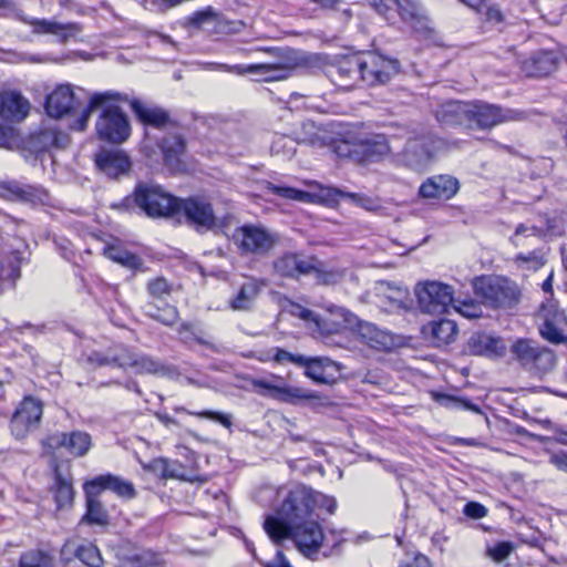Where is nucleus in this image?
<instances>
[{
	"label": "nucleus",
	"instance_id": "37",
	"mask_svg": "<svg viewBox=\"0 0 567 567\" xmlns=\"http://www.w3.org/2000/svg\"><path fill=\"white\" fill-rule=\"evenodd\" d=\"M0 195L8 200L33 203L40 199V192L32 186H22L16 182L0 185Z\"/></svg>",
	"mask_w": 567,
	"mask_h": 567
},
{
	"label": "nucleus",
	"instance_id": "57",
	"mask_svg": "<svg viewBox=\"0 0 567 567\" xmlns=\"http://www.w3.org/2000/svg\"><path fill=\"white\" fill-rule=\"evenodd\" d=\"M269 189L278 196L295 200H302L307 196V193L292 187L276 186L271 184Z\"/></svg>",
	"mask_w": 567,
	"mask_h": 567
},
{
	"label": "nucleus",
	"instance_id": "3",
	"mask_svg": "<svg viewBox=\"0 0 567 567\" xmlns=\"http://www.w3.org/2000/svg\"><path fill=\"white\" fill-rule=\"evenodd\" d=\"M178 198L165 192L161 186L138 183L131 195L113 207L123 212H140L151 218L169 217L178 210Z\"/></svg>",
	"mask_w": 567,
	"mask_h": 567
},
{
	"label": "nucleus",
	"instance_id": "1",
	"mask_svg": "<svg viewBox=\"0 0 567 567\" xmlns=\"http://www.w3.org/2000/svg\"><path fill=\"white\" fill-rule=\"evenodd\" d=\"M400 63L375 52L354 53L337 58L326 69L330 81L342 90L354 89L359 83L368 86L383 85L399 73Z\"/></svg>",
	"mask_w": 567,
	"mask_h": 567
},
{
	"label": "nucleus",
	"instance_id": "43",
	"mask_svg": "<svg viewBox=\"0 0 567 567\" xmlns=\"http://www.w3.org/2000/svg\"><path fill=\"white\" fill-rule=\"evenodd\" d=\"M457 324L450 319H441L432 323V337L440 344H447L455 340Z\"/></svg>",
	"mask_w": 567,
	"mask_h": 567
},
{
	"label": "nucleus",
	"instance_id": "27",
	"mask_svg": "<svg viewBox=\"0 0 567 567\" xmlns=\"http://www.w3.org/2000/svg\"><path fill=\"white\" fill-rule=\"evenodd\" d=\"M90 486V492L95 489L97 493L110 489L121 497L133 498L135 496V488L132 483L112 475H100L86 483Z\"/></svg>",
	"mask_w": 567,
	"mask_h": 567
},
{
	"label": "nucleus",
	"instance_id": "23",
	"mask_svg": "<svg viewBox=\"0 0 567 567\" xmlns=\"http://www.w3.org/2000/svg\"><path fill=\"white\" fill-rule=\"evenodd\" d=\"M74 92L70 84L59 85L45 101V111L51 117L60 118L74 106Z\"/></svg>",
	"mask_w": 567,
	"mask_h": 567
},
{
	"label": "nucleus",
	"instance_id": "39",
	"mask_svg": "<svg viewBox=\"0 0 567 567\" xmlns=\"http://www.w3.org/2000/svg\"><path fill=\"white\" fill-rule=\"evenodd\" d=\"M271 52L275 53L277 59L275 63L278 68H281L279 71L286 74L292 75L295 70L306 64V59L295 49H274Z\"/></svg>",
	"mask_w": 567,
	"mask_h": 567
},
{
	"label": "nucleus",
	"instance_id": "15",
	"mask_svg": "<svg viewBox=\"0 0 567 567\" xmlns=\"http://www.w3.org/2000/svg\"><path fill=\"white\" fill-rule=\"evenodd\" d=\"M251 385L259 394L270 396L285 403H296L299 400L311 399L312 395L305 389L290 385H277L267 380L254 379Z\"/></svg>",
	"mask_w": 567,
	"mask_h": 567
},
{
	"label": "nucleus",
	"instance_id": "10",
	"mask_svg": "<svg viewBox=\"0 0 567 567\" xmlns=\"http://www.w3.org/2000/svg\"><path fill=\"white\" fill-rule=\"evenodd\" d=\"M234 237L243 254L258 256L268 255L279 240L277 234L257 225H244L237 228Z\"/></svg>",
	"mask_w": 567,
	"mask_h": 567
},
{
	"label": "nucleus",
	"instance_id": "51",
	"mask_svg": "<svg viewBox=\"0 0 567 567\" xmlns=\"http://www.w3.org/2000/svg\"><path fill=\"white\" fill-rule=\"evenodd\" d=\"M484 22L498 31H503L507 24V14L497 4H492L484 12Z\"/></svg>",
	"mask_w": 567,
	"mask_h": 567
},
{
	"label": "nucleus",
	"instance_id": "28",
	"mask_svg": "<svg viewBox=\"0 0 567 567\" xmlns=\"http://www.w3.org/2000/svg\"><path fill=\"white\" fill-rule=\"evenodd\" d=\"M30 143L35 152H44L51 148H65L70 138L66 133L55 127H48L33 134Z\"/></svg>",
	"mask_w": 567,
	"mask_h": 567
},
{
	"label": "nucleus",
	"instance_id": "4",
	"mask_svg": "<svg viewBox=\"0 0 567 567\" xmlns=\"http://www.w3.org/2000/svg\"><path fill=\"white\" fill-rule=\"evenodd\" d=\"M264 528L275 543L291 538L298 550L308 558L318 554L324 539L322 528L316 520L290 526L269 516L265 520Z\"/></svg>",
	"mask_w": 567,
	"mask_h": 567
},
{
	"label": "nucleus",
	"instance_id": "5",
	"mask_svg": "<svg viewBox=\"0 0 567 567\" xmlns=\"http://www.w3.org/2000/svg\"><path fill=\"white\" fill-rule=\"evenodd\" d=\"M473 289L485 305L493 308H512L520 298L517 285L504 277H476L473 280Z\"/></svg>",
	"mask_w": 567,
	"mask_h": 567
},
{
	"label": "nucleus",
	"instance_id": "56",
	"mask_svg": "<svg viewBox=\"0 0 567 567\" xmlns=\"http://www.w3.org/2000/svg\"><path fill=\"white\" fill-rule=\"evenodd\" d=\"M148 292L151 296L157 299H162L164 296L169 295L171 286L167 280L159 277L148 282Z\"/></svg>",
	"mask_w": 567,
	"mask_h": 567
},
{
	"label": "nucleus",
	"instance_id": "2",
	"mask_svg": "<svg viewBox=\"0 0 567 567\" xmlns=\"http://www.w3.org/2000/svg\"><path fill=\"white\" fill-rule=\"evenodd\" d=\"M126 94L116 91L92 93L89 104L81 116L71 125L72 130L84 131L92 112L100 110L95 130L100 140L112 144H121L131 135V126L126 114L117 105L118 102H127Z\"/></svg>",
	"mask_w": 567,
	"mask_h": 567
},
{
	"label": "nucleus",
	"instance_id": "48",
	"mask_svg": "<svg viewBox=\"0 0 567 567\" xmlns=\"http://www.w3.org/2000/svg\"><path fill=\"white\" fill-rule=\"evenodd\" d=\"M130 362L126 363L127 367L135 368L137 373H151L156 374L161 371V363L151 357L146 355H135L128 350Z\"/></svg>",
	"mask_w": 567,
	"mask_h": 567
},
{
	"label": "nucleus",
	"instance_id": "64",
	"mask_svg": "<svg viewBox=\"0 0 567 567\" xmlns=\"http://www.w3.org/2000/svg\"><path fill=\"white\" fill-rule=\"evenodd\" d=\"M146 560L138 554H133L121 558L120 567H144Z\"/></svg>",
	"mask_w": 567,
	"mask_h": 567
},
{
	"label": "nucleus",
	"instance_id": "32",
	"mask_svg": "<svg viewBox=\"0 0 567 567\" xmlns=\"http://www.w3.org/2000/svg\"><path fill=\"white\" fill-rule=\"evenodd\" d=\"M218 69L227 71V72H236V73H254L262 76V80L266 82L272 81H281L291 76V74H286L280 72L281 68H278L275 62L271 63H259L248 65L246 69L240 65H228V64H218Z\"/></svg>",
	"mask_w": 567,
	"mask_h": 567
},
{
	"label": "nucleus",
	"instance_id": "18",
	"mask_svg": "<svg viewBox=\"0 0 567 567\" xmlns=\"http://www.w3.org/2000/svg\"><path fill=\"white\" fill-rule=\"evenodd\" d=\"M97 168L111 178L126 174L131 168V159L122 150L102 148L95 155Z\"/></svg>",
	"mask_w": 567,
	"mask_h": 567
},
{
	"label": "nucleus",
	"instance_id": "55",
	"mask_svg": "<svg viewBox=\"0 0 567 567\" xmlns=\"http://www.w3.org/2000/svg\"><path fill=\"white\" fill-rule=\"evenodd\" d=\"M540 334L542 337L555 344H559L565 342L566 338L563 334L561 330H559L553 321L546 319L540 328Z\"/></svg>",
	"mask_w": 567,
	"mask_h": 567
},
{
	"label": "nucleus",
	"instance_id": "31",
	"mask_svg": "<svg viewBox=\"0 0 567 567\" xmlns=\"http://www.w3.org/2000/svg\"><path fill=\"white\" fill-rule=\"evenodd\" d=\"M90 486L85 483L84 492L86 498V513L81 519V523L87 525L107 526L110 517L103 504L96 498L100 493L95 489L90 492Z\"/></svg>",
	"mask_w": 567,
	"mask_h": 567
},
{
	"label": "nucleus",
	"instance_id": "45",
	"mask_svg": "<svg viewBox=\"0 0 567 567\" xmlns=\"http://www.w3.org/2000/svg\"><path fill=\"white\" fill-rule=\"evenodd\" d=\"M145 313L165 326H172L178 319L177 308L171 305L159 307L157 305L148 303L145 306Z\"/></svg>",
	"mask_w": 567,
	"mask_h": 567
},
{
	"label": "nucleus",
	"instance_id": "36",
	"mask_svg": "<svg viewBox=\"0 0 567 567\" xmlns=\"http://www.w3.org/2000/svg\"><path fill=\"white\" fill-rule=\"evenodd\" d=\"M293 140L298 144H308L322 147L328 143L327 131L318 127L313 122H302L300 127L293 131Z\"/></svg>",
	"mask_w": 567,
	"mask_h": 567
},
{
	"label": "nucleus",
	"instance_id": "49",
	"mask_svg": "<svg viewBox=\"0 0 567 567\" xmlns=\"http://www.w3.org/2000/svg\"><path fill=\"white\" fill-rule=\"evenodd\" d=\"M556 365V355L554 351L548 348L542 347L535 364L533 365L532 372L536 374H545L554 370Z\"/></svg>",
	"mask_w": 567,
	"mask_h": 567
},
{
	"label": "nucleus",
	"instance_id": "13",
	"mask_svg": "<svg viewBox=\"0 0 567 567\" xmlns=\"http://www.w3.org/2000/svg\"><path fill=\"white\" fill-rule=\"evenodd\" d=\"M42 445L48 453L63 447L74 457H83L92 447V437L83 431L56 432L43 440Z\"/></svg>",
	"mask_w": 567,
	"mask_h": 567
},
{
	"label": "nucleus",
	"instance_id": "59",
	"mask_svg": "<svg viewBox=\"0 0 567 567\" xmlns=\"http://www.w3.org/2000/svg\"><path fill=\"white\" fill-rule=\"evenodd\" d=\"M290 312L292 316L303 321L315 322L318 328L320 327L318 316L310 309H307L298 303H292Z\"/></svg>",
	"mask_w": 567,
	"mask_h": 567
},
{
	"label": "nucleus",
	"instance_id": "21",
	"mask_svg": "<svg viewBox=\"0 0 567 567\" xmlns=\"http://www.w3.org/2000/svg\"><path fill=\"white\" fill-rule=\"evenodd\" d=\"M131 109L138 121L145 125L162 128L172 123L169 113L158 105L133 99Z\"/></svg>",
	"mask_w": 567,
	"mask_h": 567
},
{
	"label": "nucleus",
	"instance_id": "29",
	"mask_svg": "<svg viewBox=\"0 0 567 567\" xmlns=\"http://www.w3.org/2000/svg\"><path fill=\"white\" fill-rule=\"evenodd\" d=\"M266 286L267 281L265 279L248 278V280L241 285L238 293L231 299V309L239 311L250 310L252 302Z\"/></svg>",
	"mask_w": 567,
	"mask_h": 567
},
{
	"label": "nucleus",
	"instance_id": "12",
	"mask_svg": "<svg viewBox=\"0 0 567 567\" xmlns=\"http://www.w3.org/2000/svg\"><path fill=\"white\" fill-rule=\"evenodd\" d=\"M42 414V402L33 396H25L11 417L10 429L12 435L18 440L24 439L39 426Z\"/></svg>",
	"mask_w": 567,
	"mask_h": 567
},
{
	"label": "nucleus",
	"instance_id": "16",
	"mask_svg": "<svg viewBox=\"0 0 567 567\" xmlns=\"http://www.w3.org/2000/svg\"><path fill=\"white\" fill-rule=\"evenodd\" d=\"M460 188L458 181L451 175H435L423 182L419 195L425 199H450Z\"/></svg>",
	"mask_w": 567,
	"mask_h": 567
},
{
	"label": "nucleus",
	"instance_id": "30",
	"mask_svg": "<svg viewBox=\"0 0 567 567\" xmlns=\"http://www.w3.org/2000/svg\"><path fill=\"white\" fill-rule=\"evenodd\" d=\"M353 319L357 321V332L359 337L369 347L378 350H386L392 346V338L388 332L379 329L371 322L358 320L355 317Z\"/></svg>",
	"mask_w": 567,
	"mask_h": 567
},
{
	"label": "nucleus",
	"instance_id": "20",
	"mask_svg": "<svg viewBox=\"0 0 567 567\" xmlns=\"http://www.w3.org/2000/svg\"><path fill=\"white\" fill-rule=\"evenodd\" d=\"M313 268L311 257L302 259L299 255L292 252L284 254L274 261V269L281 277L299 278L300 276L310 275Z\"/></svg>",
	"mask_w": 567,
	"mask_h": 567
},
{
	"label": "nucleus",
	"instance_id": "46",
	"mask_svg": "<svg viewBox=\"0 0 567 567\" xmlns=\"http://www.w3.org/2000/svg\"><path fill=\"white\" fill-rule=\"evenodd\" d=\"M19 567H54V558L40 549H30L20 556Z\"/></svg>",
	"mask_w": 567,
	"mask_h": 567
},
{
	"label": "nucleus",
	"instance_id": "53",
	"mask_svg": "<svg viewBox=\"0 0 567 567\" xmlns=\"http://www.w3.org/2000/svg\"><path fill=\"white\" fill-rule=\"evenodd\" d=\"M178 334L183 342L188 343L195 341L199 344H204L205 341L202 339V330L190 322H183L178 328Z\"/></svg>",
	"mask_w": 567,
	"mask_h": 567
},
{
	"label": "nucleus",
	"instance_id": "7",
	"mask_svg": "<svg viewBox=\"0 0 567 567\" xmlns=\"http://www.w3.org/2000/svg\"><path fill=\"white\" fill-rule=\"evenodd\" d=\"M417 305L422 312L442 315L453 305V289L440 281L420 282L414 289Z\"/></svg>",
	"mask_w": 567,
	"mask_h": 567
},
{
	"label": "nucleus",
	"instance_id": "60",
	"mask_svg": "<svg viewBox=\"0 0 567 567\" xmlns=\"http://www.w3.org/2000/svg\"><path fill=\"white\" fill-rule=\"evenodd\" d=\"M217 13L213 10V8H207L202 11L195 12L190 18L189 22L194 25L202 27L207 22H212L216 20Z\"/></svg>",
	"mask_w": 567,
	"mask_h": 567
},
{
	"label": "nucleus",
	"instance_id": "24",
	"mask_svg": "<svg viewBox=\"0 0 567 567\" xmlns=\"http://www.w3.org/2000/svg\"><path fill=\"white\" fill-rule=\"evenodd\" d=\"M468 104L461 101H447L435 110V117L443 126L468 125Z\"/></svg>",
	"mask_w": 567,
	"mask_h": 567
},
{
	"label": "nucleus",
	"instance_id": "25",
	"mask_svg": "<svg viewBox=\"0 0 567 567\" xmlns=\"http://www.w3.org/2000/svg\"><path fill=\"white\" fill-rule=\"evenodd\" d=\"M83 360L92 367H117L125 369L130 361L128 349L116 346L105 351H93L86 354Z\"/></svg>",
	"mask_w": 567,
	"mask_h": 567
},
{
	"label": "nucleus",
	"instance_id": "17",
	"mask_svg": "<svg viewBox=\"0 0 567 567\" xmlns=\"http://www.w3.org/2000/svg\"><path fill=\"white\" fill-rule=\"evenodd\" d=\"M22 20L33 27V33L55 35L61 43H66L70 39L76 38L82 32V25L75 22L60 23L47 19Z\"/></svg>",
	"mask_w": 567,
	"mask_h": 567
},
{
	"label": "nucleus",
	"instance_id": "11",
	"mask_svg": "<svg viewBox=\"0 0 567 567\" xmlns=\"http://www.w3.org/2000/svg\"><path fill=\"white\" fill-rule=\"evenodd\" d=\"M371 7L388 21L394 12L412 28L421 30L425 28L426 17L422 13L421 7L415 0H369Z\"/></svg>",
	"mask_w": 567,
	"mask_h": 567
},
{
	"label": "nucleus",
	"instance_id": "35",
	"mask_svg": "<svg viewBox=\"0 0 567 567\" xmlns=\"http://www.w3.org/2000/svg\"><path fill=\"white\" fill-rule=\"evenodd\" d=\"M74 550V555L79 558L84 565L87 567H102L103 558L101 556L100 549L91 544H82L76 546L73 540H66L62 547V555H65L68 551Z\"/></svg>",
	"mask_w": 567,
	"mask_h": 567
},
{
	"label": "nucleus",
	"instance_id": "41",
	"mask_svg": "<svg viewBox=\"0 0 567 567\" xmlns=\"http://www.w3.org/2000/svg\"><path fill=\"white\" fill-rule=\"evenodd\" d=\"M336 364L328 358H312L307 364L305 374L317 383H329L331 375L327 373L329 368H333Z\"/></svg>",
	"mask_w": 567,
	"mask_h": 567
},
{
	"label": "nucleus",
	"instance_id": "6",
	"mask_svg": "<svg viewBox=\"0 0 567 567\" xmlns=\"http://www.w3.org/2000/svg\"><path fill=\"white\" fill-rule=\"evenodd\" d=\"M526 113L523 111L502 107L485 102L468 104V127L491 130L496 125L512 121H524Z\"/></svg>",
	"mask_w": 567,
	"mask_h": 567
},
{
	"label": "nucleus",
	"instance_id": "34",
	"mask_svg": "<svg viewBox=\"0 0 567 567\" xmlns=\"http://www.w3.org/2000/svg\"><path fill=\"white\" fill-rule=\"evenodd\" d=\"M358 162H375L389 153V145L383 136L365 138L357 143Z\"/></svg>",
	"mask_w": 567,
	"mask_h": 567
},
{
	"label": "nucleus",
	"instance_id": "42",
	"mask_svg": "<svg viewBox=\"0 0 567 567\" xmlns=\"http://www.w3.org/2000/svg\"><path fill=\"white\" fill-rule=\"evenodd\" d=\"M434 399L442 406L450 410H467L484 415L482 409L465 396H457L444 393L434 394Z\"/></svg>",
	"mask_w": 567,
	"mask_h": 567
},
{
	"label": "nucleus",
	"instance_id": "52",
	"mask_svg": "<svg viewBox=\"0 0 567 567\" xmlns=\"http://www.w3.org/2000/svg\"><path fill=\"white\" fill-rule=\"evenodd\" d=\"M176 411L186 412V409L178 408V409H176ZM187 413L190 415H195L199 419H207V420L217 422V423L221 424L223 426H225L226 429H230L233 426V416L227 413L210 411V410H205V411H200V412L187 411Z\"/></svg>",
	"mask_w": 567,
	"mask_h": 567
},
{
	"label": "nucleus",
	"instance_id": "26",
	"mask_svg": "<svg viewBox=\"0 0 567 567\" xmlns=\"http://www.w3.org/2000/svg\"><path fill=\"white\" fill-rule=\"evenodd\" d=\"M557 66V58L554 52L539 50L530 54L523 62V71L527 76L540 78L554 72Z\"/></svg>",
	"mask_w": 567,
	"mask_h": 567
},
{
	"label": "nucleus",
	"instance_id": "33",
	"mask_svg": "<svg viewBox=\"0 0 567 567\" xmlns=\"http://www.w3.org/2000/svg\"><path fill=\"white\" fill-rule=\"evenodd\" d=\"M159 147L164 155L165 163L178 169L182 165V156L186 152V141L182 135L171 134L162 138Z\"/></svg>",
	"mask_w": 567,
	"mask_h": 567
},
{
	"label": "nucleus",
	"instance_id": "58",
	"mask_svg": "<svg viewBox=\"0 0 567 567\" xmlns=\"http://www.w3.org/2000/svg\"><path fill=\"white\" fill-rule=\"evenodd\" d=\"M514 550V546L509 542L497 543L494 547L488 548V555L497 561L506 559Z\"/></svg>",
	"mask_w": 567,
	"mask_h": 567
},
{
	"label": "nucleus",
	"instance_id": "22",
	"mask_svg": "<svg viewBox=\"0 0 567 567\" xmlns=\"http://www.w3.org/2000/svg\"><path fill=\"white\" fill-rule=\"evenodd\" d=\"M467 351L473 355L503 357L506 351L503 339L484 332H475L467 340Z\"/></svg>",
	"mask_w": 567,
	"mask_h": 567
},
{
	"label": "nucleus",
	"instance_id": "44",
	"mask_svg": "<svg viewBox=\"0 0 567 567\" xmlns=\"http://www.w3.org/2000/svg\"><path fill=\"white\" fill-rule=\"evenodd\" d=\"M54 499L59 508L71 506L74 497V489L68 480L61 474H55V483L53 486Z\"/></svg>",
	"mask_w": 567,
	"mask_h": 567
},
{
	"label": "nucleus",
	"instance_id": "61",
	"mask_svg": "<svg viewBox=\"0 0 567 567\" xmlns=\"http://www.w3.org/2000/svg\"><path fill=\"white\" fill-rule=\"evenodd\" d=\"M463 513L472 519H481L488 513L487 508L477 502H468L465 504Z\"/></svg>",
	"mask_w": 567,
	"mask_h": 567
},
{
	"label": "nucleus",
	"instance_id": "8",
	"mask_svg": "<svg viewBox=\"0 0 567 567\" xmlns=\"http://www.w3.org/2000/svg\"><path fill=\"white\" fill-rule=\"evenodd\" d=\"M311 488L305 485H298L291 488L279 508L277 518L285 525H297L310 522L313 509L311 505Z\"/></svg>",
	"mask_w": 567,
	"mask_h": 567
},
{
	"label": "nucleus",
	"instance_id": "9",
	"mask_svg": "<svg viewBox=\"0 0 567 567\" xmlns=\"http://www.w3.org/2000/svg\"><path fill=\"white\" fill-rule=\"evenodd\" d=\"M178 210L185 217L186 224L198 233L213 230L217 226L213 205L200 196H192L185 199L178 198Z\"/></svg>",
	"mask_w": 567,
	"mask_h": 567
},
{
	"label": "nucleus",
	"instance_id": "50",
	"mask_svg": "<svg viewBox=\"0 0 567 567\" xmlns=\"http://www.w3.org/2000/svg\"><path fill=\"white\" fill-rule=\"evenodd\" d=\"M296 141L293 137L279 135L271 143V154L291 158L296 153Z\"/></svg>",
	"mask_w": 567,
	"mask_h": 567
},
{
	"label": "nucleus",
	"instance_id": "63",
	"mask_svg": "<svg viewBox=\"0 0 567 567\" xmlns=\"http://www.w3.org/2000/svg\"><path fill=\"white\" fill-rule=\"evenodd\" d=\"M551 465H554L558 471L567 473V452L558 451L553 452L549 455V461Z\"/></svg>",
	"mask_w": 567,
	"mask_h": 567
},
{
	"label": "nucleus",
	"instance_id": "14",
	"mask_svg": "<svg viewBox=\"0 0 567 567\" xmlns=\"http://www.w3.org/2000/svg\"><path fill=\"white\" fill-rule=\"evenodd\" d=\"M442 145V140L432 136L411 138L401 154V162L410 168L421 169L433 158L435 151Z\"/></svg>",
	"mask_w": 567,
	"mask_h": 567
},
{
	"label": "nucleus",
	"instance_id": "38",
	"mask_svg": "<svg viewBox=\"0 0 567 567\" xmlns=\"http://www.w3.org/2000/svg\"><path fill=\"white\" fill-rule=\"evenodd\" d=\"M542 347L527 339H519L512 346V353L520 365L532 370Z\"/></svg>",
	"mask_w": 567,
	"mask_h": 567
},
{
	"label": "nucleus",
	"instance_id": "62",
	"mask_svg": "<svg viewBox=\"0 0 567 567\" xmlns=\"http://www.w3.org/2000/svg\"><path fill=\"white\" fill-rule=\"evenodd\" d=\"M357 143H349L348 141H341L336 144L334 152L340 157H349L357 161Z\"/></svg>",
	"mask_w": 567,
	"mask_h": 567
},
{
	"label": "nucleus",
	"instance_id": "47",
	"mask_svg": "<svg viewBox=\"0 0 567 567\" xmlns=\"http://www.w3.org/2000/svg\"><path fill=\"white\" fill-rule=\"evenodd\" d=\"M313 259V266L311 274H315L316 279L322 285H333L341 281L344 277V270L342 269H327L324 265L316 257Z\"/></svg>",
	"mask_w": 567,
	"mask_h": 567
},
{
	"label": "nucleus",
	"instance_id": "19",
	"mask_svg": "<svg viewBox=\"0 0 567 567\" xmlns=\"http://www.w3.org/2000/svg\"><path fill=\"white\" fill-rule=\"evenodd\" d=\"M30 111L29 101L17 91L0 93V117L9 122H21Z\"/></svg>",
	"mask_w": 567,
	"mask_h": 567
},
{
	"label": "nucleus",
	"instance_id": "40",
	"mask_svg": "<svg viewBox=\"0 0 567 567\" xmlns=\"http://www.w3.org/2000/svg\"><path fill=\"white\" fill-rule=\"evenodd\" d=\"M104 255L106 258L128 269H140L143 265L142 259L137 255L125 250L120 246L107 245L104 248Z\"/></svg>",
	"mask_w": 567,
	"mask_h": 567
},
{
	"label": "nucleus",
	"instance_id": "54",
	"mask_svg": "<svg viewBox=\"0 0 567 567\" xmlns=\"http://www.w3.org/2000/svg\"><path fill=\"white\" fill-rule=\"evenodd\" d=\"M311 505L313 511L316 507H318L326 509L329 514H333L336 512L337 501L334 497L311 489Z\"/></svg>",
	"mask_w": 567,
	"mask_h": 567
}]
</instances>
